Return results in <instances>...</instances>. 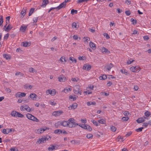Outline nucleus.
<instances>
[{"label": "nucleus", "mask_w": 151, "mask_h": 151, "mask_svg": "<svg viewBox=\"0 0 151 151\" xmlns=\"http://www.w3.org/2000/svg\"><path fill=\"white\" fill-rule=\"evenodd\" d=\"M50 136H47L46 137L39 139L37 142V143L40 144L42 143H44L46 142V140H50Z\"/></svg>", "instance_id": "f257e3e1"}, {"label": "nucleus", "mask_w": 151, "mask_h": 151, "mask_svg": "<svg viewBox=\"0 0 151 151\" xmlns=\"http://www.w3.org/2000/svg\"><path fill=\"white\" fill-rule=\"evenodd\" d=\"M82 91L81 89L79 86L76 85L75 86L74 89L73 90V92L75 94H79L80 95H81Z\"/></svg>", "instance_id": "f03ea898"}, {"label": "nucleus", "mask_w": 151, "mask_h": 151, "mask_svg": "<svg viewBox=\"0 0 151 151\" xmlns=\"http://www.w3.org/2000/svg\"><path fill=\"white\" fill-rule=\"evenodd\" d=\"M26 116L29 119L32 120L33 121L38 122L39 121L36 117L34 116L29 113H28L26 115Z\"/></svg>", "instance_id": "7ed1b4c3"}, {"label": "nucleus", "mask_w": 151, "mask_h": 151, "mask_svg": "<svg viewBox=\"0 0 151 151\" xmlns=\"http://www.w3.org/2000/svg\"><path fill=\"white\" fill-rule=\"evenodd\" d=\"M130 70L133 72H138L140 70V68L138 66H136L135 67L132 66L130 68Z\"/></svg>", "instance_id": "20e7f679"}, {"label": "nucleus", "mask_w": 151, "mask_h": 151, "mask_svg": "<svg viewBox=\"0 0 151 151\" xmlns=\"http://www.w3.org/2000/svg\"><path fill=\"white\" fill-rule=\"evenodd\" d=\"M63 113V111L61 110H59L57 111H55L52 113V115L55 116L60 115L61 114Z\"/></svg>", "instance_id": "39448f33"}, {"label": "nucleus", "mask_w": 151, "mask_h": 151, "mask_svg": "<svg viewBox=\"0 0 151 151\" xmlns=\"http://www.w3.org/2000/svg\"><path fill=\"white\" fill-rule=\"evenodd\" d=\"M57 145L55 146L53 145H51L50 147L48 148V150L49 151H53V150L57 149L58 148Z\"/></svg>", "instance_id": "423d86ee"}, {"label": "nucleus", "mask_w": 151, "mask_h": 151, "mask_svg": "<svg viewBox=\"0 0 151 151\" xmlns=\"http://www.w3.org/2000/svg\"><path fill=\"white\" fill-rule=\"evenodd\" d=\"M26 93H21L18 92L15 94V96L16 97H24L26 96Z\"/></svg>", "instance_id": "0eeeda50"}, {"label": "nucleus", "mask_w": 151, "mask_h": 151, "mask_svg": "<svg viewBox=\"0 0 151 151\" xmlns=\"http://www.w3.org/2000/svg\"><path fill=\"white\" fill-rule=\"evenodd\" d=\"M113 64L111 63H110V64H107L105 66V68H106V71L107 70L108 71H109L110 70L111 68L113 67Z\"/></svg>", "instance_id": "6e6552de"}, {"label": "nucleus", "mask_w": 151, "mask_h": 151, "mask_svg": "<svg viewBox=\"0 0 151 151\" xmlns=\"http://www.w3.org/2000/svg\"><path fill=\"white\" fill-rule=\"evenodd\" d=\"M91 68V66L89 65L84 64L83 67L84 70H89Z\"/></svg>", "instance_id": "1a4fd4ad"}, {"label": "nucleus", "mask_w": 151, "mask_h": 151, "mask_svg": "<svg viewBox=\"0 0 151 151\" xmlns=\"http://www.w3.org/2000/svg\"><path fill=\"white\" fill-rule=\"evenodd\" d=\"M66 5L63 2L61 3L59 6L57 7V10H59L62 8H65V7Z\"/></svg>", "instance_id": "9d476101"}, {"label": "nucleus", "mask_w": 151, "mask_h": 151, "mask_svg": "<svg viewBox=\"0 0 151 151\" xmlns=\"http://www.w3.org/2000/svg\"><path fill=\"white\" fill-rule=\"evenodd\" d=\"M145 118H146L144 116V117L139 118L136 120V121L138 123H142L145 121Z\"/></svg>", "instance_id": "9b49d317"}, {"label": "nucleus", "mask_w": 151, "mask_h": 151, "mask_svg": "<svg viewBox=\"0 0 151 151\" xmlns=\"http://www.w3.org/2000/svg\"><path fill=\"white\" fill-rule=\"evenodd\" d=\"M102 52L103 53H107V54H109L110 53V51H109L107 49L105 48L104 47H102L101 49Z\"/></svg>", "instance_id": "f8f14e48"}, {"label": "nucleus", "mask_w": 151, "mask_h": 151, "mask_svg": "<svg viewBox=\"0 0 151 151\" xmlns=\"http://www.w3.org/2000/svg\"><path fill=\"white\" fill-rule=\"evenodd\" d=\"M37 97V96L34 93H31L30 94L29 96V98L30 97L32 100H34L36 99V97Z\"/></svg>", "instance_id": "ddd939ff"}, {"label": "nucleus", "mask_w": 151, "mask_h": 151, "mask_svg": "<svg viewBox=\"0 0 151 151\" xmlns=\"http://www.w3.org/2000/svg\"><path fill=\"white\" fill-rule=\"evenodd\" d=\"M47 93H48L49 94H52V95H54L56 93V92L55 90H51L49 89L47 91Z\"/></svg>", "instance_id": "4468645a"}, {"label": "nucleus", "mask_w": 151, "mask_h": 151, "mask_svg": "<svg viewBox=\"0 0 151 151\" xmlns=\"http://www.w3.org/2000/svg\"><path fill=\"white\" fill-rule=\"evenodd\" d=\"M89 45L91 48L93 50H95L96 48L95 44L92 42H89Z\"/></svg>", "instance_id": "2eb2a0df"}, {"label": "nucleus", "mask_w": 151, "mask_h": 151, "mask_svg": "<svg viewBox=\"0 0 151 151\" xmlns=\"http://www.w3.org/2000/svg\"><path fill=\"white\" fill-rule=\"evenodd\" d=\"M78 124L76 123H71L69 122V123L68 124V126L70 128L72 127H75L76 125H78Z\"/></svg>", "instance_id": "dca6fc26"}, {"label": "nucleus", "mask_w": 151, "mask_h": 151, "mask_svg": "<svg viewBox=\"0 0 151 151\" xmlns=\"http://www.w3.org/2000/svg\"><path fill=\"white\" fill-rule=\"evenodd\" d=\"M62 126L64 127H68V124L69 123V122L66 121H61Z\"/></svg>", "instance_id": "f3484780"}, {"label": "nucleus", "mask_w": 151, "mask_h": 151, "mask_svg": "<svg viewBox=\"0 0 151 151\" xmlns=\"http://www.w3.org/2000/svg\"><path fill=\"white\" fill-rule=\"evenodd\" d=\"M77 106L78 104L76 103H74L71 105L68 108H70V107L71 109H75L77 108Z\"/></svg>", "instance_id": "a211bd4d"}, {"label": "nucleus", "mask_w": 151, "mask_h": 151, "mask_svg": "<svg viewBox=\"0 0 151 151\" xmlns=\"http://www.w3.org/2000/svg\"><path fill=\"white\" fill-rule=\"evenodd\" d=\"M27 28V26H24L23 25H22L21 26L20 29V30L22 32H25V31L26 30V29Z\"/></svg>", "instance_id": "6ab92c4d"}, {"label": "nucleus", "mask_w": 151, "mask_h": 151, "mask_svg": "<svg viewBox=\"0 0 151 151\" xmlns=\"http://www.w3.org/2000/svg\"><path fill=\"white\" fill-rule=\"evenodd\" d=\"M12 28V27L10 24H9L6 27V28L5 31L8 32H9Z\"/></svg>", "instance_id": "aec40b11"}, {"label": "nucleus", "mask_w": 151, "mask_h": 151, "mask_svg": "<svg viewBox=\"0 0 151 151\" xmlns=\"http://www.w3.org/2000/svg\"><path fill=\"white\" fill-rule=\"evenodd\" d=\"M42 6H45L46 5L49 3L48 0H42Z\"/></svg>", "instance_id": "412c9836"}, {"label": "nucleus", "mask_w": 151, "mask_h": 151, "mask_svg": "<svg viewBox=\"0 0 151 151\" xmlns=\"http://www.w3.org/2000/svg\"><path fill=\"white\" fill-rule=\"evenodd\" d=\"M60 125H62L61 121H58L55 124V127L56 128H58Z\"/></svg>", "instance_id": "4be33fe9"}, {"label": "nucleus", "mask_w": 151, "mask_h": 151, "mask_svg": "<svg viewBox=\"0 0 151 151\" xmlns=\"http://www.w3.org/2000/svg\"><path fill=\"white\" fill-rule=\"evenodd\" d=\"M58 79L59 81L60 82H64L66 80V78L65 77H63V78L59 77H58Z\"/></svg>", "instance_id": "5701e85b"}, {"label": "nucleus", "mask_w": 151, "mask_h": 151, "mask_svg": "<svg viewBox=\"0 0 151 151\" xmlns=\"http://www.w3.org/2000/svg\"><path fill=\"white\" fill-rule=\"evenodd\" d=\"M54 133L56 134H60V133H62V130L60 129H56L55 130Z\"/></svg>", "instance_id": "b1692460"}, {"label": "nucleus", "mask_w": 151, "mask_h": 151, "mask_svg": "<svg viewBox=\"0 0 151 151\" xmlns=\"http://www.w3.org/2000/svg\"><path fill=\"white\" fill-rule=\"evenodd\" d=\"M107 76L106 75H103L102 76H99V78L100 80H104L107 78Z\"/></svg>", "instance_id": "393cba45"}, {"label": "nucleus", "mask_w": 151, "mask_h": 151, "mask_svg": "<svg viewBox=\"0 0 151 151\" xmlns=\"http://www.w3.org/2000/svg\"><path fill=\"white\" fill-rule=\"evenodd\" d=\"M29 71L31 73H37V71L36 70L34 69L33 68H31L29 69Z\"/></svg>", "instance_id": "a878e982"}, {"label": "nucleus", "mask_w": 151, "mask_h": 151, "mask_svg": "<svg viewBox=\"0 0 151 151\" xmlns=\"http://www.w3.org/2000/svg\"><path fill=\"white\" fill-rule=\"evenodd\" d=\"M35 9L34 8H32L30 9L29 13V16H30L33 13Z\"/></svg>", "instance_id": "bb28decb"}, {"label": "nucleus", "mask_w": 151, "mask_h": 151, "mask_svg": "<svg viewBox=\"0 0 151 151\" xmlns=\"http://www.w3.org/2000/svg\"><path fill=\"white\" fill-rule=\"evenodd\" d=\"M47 129L46 127H44V128H43L42 132H41L40 131V129H38L37 130V132H36L38 133V134H40L43 133L44 131H45L46 129Z\"/></svg>", "instance_id": "cd10ccee"}, {"label": "nucleus", "mask_w": 151, "mask_h": 151, "mask_svg": "<svg viewBox=\"0 0 151 151\" xmlns=\"http://www.w3.org/2000/svg\"><path fill=\"white\" fill-rule=\"evenodd\" d=\"M87 104L88 106H89L91 105H96V103L94 101L92 102L88 101L87 103Z\"/></svg>", "instance_id": "c85d7f7f"}, {"label": "nucleus", "mask_w": 151, "mask_h": 151, "mask_svg": "<svg viewBox=\"0 0 151 151\" xmlns=\"http://www.w3.org/2000/svg\"><path fill=\"white\" fill-rule=\"evenodd\" d=\"M69 60L72 61L71 63L74 62L75 63H76L77 62V60L76 59L73 57H70L69 58Z\"/></svg>", "instance_id": "c756f323"}, {"label": "nucleus", "mask_w": 151, "mask_h": 151, "mask_svg": "<svg viewBox=\"0 0 151 151\" xmlns=\"http://www.w3.org/2000/svg\"><path fill=\"white\" fill-rule=\"evenodd\" d=\"M26 9V8L25 7V9H24V8L23 10L21 12V14L23 16H24L25 15V10Z\"/></svg>", "instance_id": "7c9ffc66"}, {"label": "nucleus", "mask_w": 151, "mask_h": 151, "mask_svg": "<svg viewBox=\"0 0 151 151\" xmlns=\"http://www.w3.org/2000/svg\"><path fill=\"white\" fill-rule=\"evenodd\" d=\"M29 43L27 42H22V45L25 47H27Z\"/></svg>", "instance_id": "2f4dec72"}, {"label": "nucleus", "mask_w": 151, "mask_h": 151, "mask_svg": "<svg viewBox=\"0 0 151 151\" xmlns=\"http://www.w3.org/2000/svg\"><path fill=\"white\" fill-rule=\"evenodd\" d=\"M150 112L149 111H147L145 113V115L146 117H148L150 116Z\"/></svg>", "instance_id": "473e14b6"}, {"label": "nucleus", "mask_w": 151, "mask_h": 151, "mask_svg": "<svg viewBox=\"0 0 151 151\" xmlns=\"http://www.w3.org/2000/svg\"><path fill=\"white\" fill-rule=\"evenodd\" d=\"M86 137L88 139H91L93 137V135L91 134H88L86 135Z\"/></svg>", "instance_id": "72a5a7b5"}, {"label": "nucleus", "mask_w": 151, "mask_h": 151, "mask_svg": "<svg viewBox=\"0 0 151 151\" xmlns=\"http://www.w3.org/2000/svg\"><path fill=\"white\" fill-rule=\"evenodd\" d=\"M120 71L122 73L126 75H127L128 74L127 72H126L125 69H121Z\"/></svg>", "instance_id": "f704fd0d"}, {"label": "nucleus", "mask_w": 151, "mask_h": 151, "mask_svg": "<svg viewBox=\"0 0 151 151\" xmlns=\"http://www.w3.org/2000/svg\"><path fill=\"white\" fill-rule=\"evenodd\" d=\"M3 56L4 58H5L6 60H9L10 59V56L8 55L4 54Z\"/></svg>", "instance_id": "c9c22d12"}, {"label": "nucleus", "mask_w": 151, "mask_h": 151, "mask_svg": "<svg viewBox=\"0 0 151 151\" xmlns=\"http://www.w3.org/2000/svg\"><path fill=\"white\" fill-rule=\"evenodd\" d=\"M131 21L132 22V24L134 25H135L137 23V21L136 20L132 18L130 19Z\"/></svg>", "instance_id": "e433bc0d"}, {"label": "nucleus", "mask_w": 151, "mask_h": 151, "mask_svg": "<svg viewBox=\"0 0 151 151\" xmlns=\"http://www.w3.org/2000/svg\"><path fill=\"white\" fill-rule=\"evenodd\" d=\"M78 11L77 10H74V9H72L71 10V13L73 15L74 14H77V13Z\"/></svg>", "instance_id": "4c0bfd02"}, {"label": "nucleus", "mask_w": 151, "mask_h": 151, "mask_svg": "<svg viewBox=\"0 0 151 151\" xmlns=\"http://www.w3.org/2000/svg\"><path fill=\"white\" fill-rule=\"evenodd\" d=\"M3 22V19L2 16H1L0 17V26L2 24Z\"/></svg>", "instance_id": "58836bf2"}, {"label": "nucleus", "mask_w": 151, "mask_h": 151, "mask_svg": "<svg viewBox=\"0 0 151 151\" xmlns=\"http://www.w3.org/2000/svg\"><path fill=\"white\" fill-rule=\"evenodd\" d=\"M129 119V117L127 116H125V117L124 116L122 118V119L123 121H127Z\"/></svg>", "instance_id": "ea45409f"}, {"label": "nucleus", "mask_w": 151, "mask_h": 151, "mask_svg": "<svg viewBox=\"0 0 151 151\" xmlns=\"http://www.w3.org/2000/svg\"><path fill=\"white\" fill-rule=\"evenodd\" d=\"M17 113V111H13L12 112L11 114L12 116L14 117H16V113Z\"/></svg>", "instance_id": "a19ab883"}, {"label": "nucleus", "mask_w": 151, "mask_h": 151, "mask_svg": "<svg viewBox=\"0 0 151 151\" xmlns=\"http://www.w3.org/2000/svg\"><path fill=\"white\" fill-rule=\"evenodd\" d=\"M98 122H99V123L101 124H105V123L106 122V121L105 120H104V119H101L100 120H99Z\"/></svg>", "instance_id": "79ce46f5"}, {"label": "nucleus", "mask_w": 151, "mask_h": 151, "mask_svg": "<svg viewBox=\"0 0 151 151\" xmlns=\"http://www.w3.org/2000/svg\"><path fill=\"white\" fill-rule=\"evenodd\" d=\"M64 92L65 93L67 92L68 91H71L72 90V89L70 88H66L64 89Z\"/></svg>", "instance_id": "37998d69"}, {"label": "nucleus", "mask_w": 151, "mask_h": 151, "mask_svg": "<svg viewBox=\"0 0 151 151\" xmlns=\"http://www.w3.org/2000/svg\"><path fill=\"white\" fill-rule=\"evenodd\" d=\"M86 129L90 131L92 130V129L91 127L89 125H86Z\"/></svg>", "instance_id": "c03bdc74"}, {"label": "nucleus", "mask_w": 151, "mask_h": 151, "mask_svg": "<svg viewBox=\"0 0 151 151\" xmlns=\"http://www.w3.org/2000/svg\"><path fill=\"white\" fill-rule=\"evenodd\" d=\"M144 128L143 127H141L136 129V131L137 132H141L142 131V129Z\"/></svg>", "instance_id": "a18cd8bd"}, {"label": "nucleus", "mask_w": 151, "mask_h": 151, "mask_svg": "<svg viewBox=\"0 0 151 151\" xmlns=\"http://www.w3.org/2000/svg\"><path fill=\"white\" fill-rule=\"evenodd\" d=\"M68 121L69 122H70V123H75V122H74V121H75L74 119L73 118L69 119L68 120Z\"/></svg>", "instance_id": "49530a36"}, {"label": "nucleus", "mask_w": 151, "mask_h": 151, "mask_svg": "<svg viewBox=\"0 0 151 151\" xmlns=\"http://www.w3.org/2000/svg\"><path fill=\"white\" fill-rule=\"evenodd\" d=\"M111 130L113 132H115L116 131V128L114 126H112L111 127Z\"/></svg>", "instance_id": "de8ad7c7"}, {"label": "nucleus", "mask_w": 151, "mask_h": 151, "mask_svg": "<svg viewBox=\"0 0 151 151\" xmlns=\"http://www.w3.org/2000/svg\"><path fill=\"white\" fill-rule=\"evenodd\" d=\"M123 114L125 116H128L129 115H130L131 114L128 111H125Z\"/></svg>", "instance_id": "09e8293b"}, {"label": "nucleus", "mask_w": 151, "mask_h": 151, "mask_svg": "<svg viewBox=\"0 0 151 151\" xmlns=\"http://www.w3.org/2000/svg\"><path fill=\"white\" fill-rule=\"evenodd\" d=\"M72 26L73 28H76L77 26L76 23L75 22H73L72 24Z\"/></svg>", "instance_id": "8fccbe9b"}, {"label": "nucleus", "mask_w": 151, "mask_h": 151, "mask_svg": "<svg viewBox=\"0 0 151 151\" xmlns=\"http://www.w3.org/2000/svg\"><path fill=\"white\" fill-rule=\"evenodd\" d=\"M81 127L82 128L86 129V125L84 124H81Z\"/></svg>", "instance_id": "3c124183"}, {"label": "nucleus", "mask_w": 151, "mask_h": 151, "mask_svg": "<svg viewBox=\"0 0 151 151\" xmlns=\"http://www.w3.org/2000/svg\"><path fill=\"white\" fill-rule=\"evenodd\" d=\"M11 151H18V149L17 148L15 147L12 148L10 149Z\"/></svg>", "instance_id": "603ef678"}, {"label": "nucleus", "mask_w": 151, "mask_h": 151, "mask_svg": "<svg viewBox=\"0 0 151 151\" xmlns=\"http://www.w3.org/2000/svg\"><path fill=\"white\" fill-rule=\"evenodd\" d=\"M5 90L8 93H10L11 92V90L9 88H6L5 89Z\"/></svg>", "instance_id": "864d4df0"}, {"label": "nucleus", "mask_w": 151, "mask_h": 151, "mask_svg": "<svg viewBox=\"0 0 151 151\" xmlns=\"http://www.w3.org/2000/svg\"><path fill=\"white\" fill-rule=\"evenodd\" d=\"M60 60L61 61V62H63V61H65L66 62V60L65 59V58H63V57L61 58L60 59Z\"/></svg>", "instance_id": "5fc2aeb1"}, {"label": "nucleus", "mask_w": 151, "mask_h": 151, "mask_svg": "<svg viewBox=\"0 0 151 151\" xmlns=\"http://www.w3.org/2000/svg\"><path fill=\"white\" fill-rule=\"evenodd\" d=\"M125 13L127 16H129L130 14V12L129 10L126 11Z\"/></svg>", "instance_id": "6e6d98bb"}, {"label": "nucleus", "mask_w": 151, "mask_h": 151, "mask_svg": "<svg viewBox=\"0 0 151 151\" xmlns=\"http://www.w3.org/2000/svg\"><path fill=\"white\" fill-rule=\"evenodd\" d=\"M38 18V17H37L34 18L33 19L34 22H36L37 21Z\"/></svg>", "instance_id": "4d7b16f0"}, {"label": "nucleus", "mask_w": 151, "mask_h": 151, "mask_svg": "<svg viewBox=\"0 0 151 151\" xmlns=\"http://www.w3.org/2000/svg\"><path fill=\"white\" fill-rule=\"evenodd\" d=\"M104 35L107 39H109L110 38L109 36V35L107 33H104Z\"/></svg>", "instance_id": "13d9d810"}, {"label": "nucleus", "mask_w": 151, "mask_h": 151, "mask_svg": "<svg viewBox=\"0 0 151 151\" xmlns=\"http://www.w3.org/2000/svg\"><path fill=\"white\" fill-rule=\"evenodd\" d=\"M49 103L50 105L52 106H55L56 104V103L54 101H50L49 102Z\"/></svg>", "instance_id": "bf43d9fd"}, {"label": "nucleus", "mask_w": 151, "mask_h": 151, "mask_svg": "<svg viewBox=\"0 0 151 151\" xmlns=\"http://www.w3.org/2000/svg\"><path fill=\"white\" fill-rule=\"evenodd\" d=\"M69 99H73V101H75L76 99V97H73L72 96H69Z\"/></svg>", "instance_id": "052dcab7"}, {"label": "nucleus", "mask_w": 151, "mask_h": 151, "mask_svg": "<svg viewBox=\"0 0 151 151\" xmlns=\"http://www.w3.org/2000/svg\"><path fill=\"white\" fill-rule=\"evenodd\" d=\"M19 75H20L22 76H23V75L20 72H17L15 73V75L16 76H18Z\"/></svg>", "instance_id": "680f3d73"}, {"label": "nucleus", "mask_w": 151, "mask_h": 151, "mask_svg": "<svg viewBox=\"0 0 151 151\" xmlns=\"http://www.w3.org/2000/svg\"><path fill=\"white\" fill-rule=\"evenodd\" d=\"M2 132L4 134H7V132L6 131V129H3Z\"/></svg>", "instance_id": "e2e57ef3"}, {"label": "nucleus", "mask_w": 151, "mask_h": 151, "mask_svg": "<svg viewBox=\"0 0 151 151\" xmlns=\"http://www.w3.org/2000/svg\"><path fill=\"white\" fill-rule=\"evenodd\" d=\"M129 60L128 61L127 63L128 65H129L130 64L132 63L133 62V61H134V60Z\"/></svg>", "instance_id": "0e129e2a"}, {"label": "nucleus", "mask_w": 151, "mask_h": 151, "mask_svg": "<svg viewBox=\"0 0 151 151\" xmlns=\"http://www.w3.org/2000/svg\"><path fill=\"white\" fill-rule=\"evenodd\" d=\"M148 125V124L146 122H144L143 123L142 126L145 127H147Z\"/></svg>", "instance_id": "69168bd1"}, {"label": "nucleus", "mask_w": 151, "mask_h": 151, "mask_svg": "<svg viewBox=\"0 0 151 151\" xmlns=\"http://www.w3.org/2000/svg\"><path fill=\"white\" fill-rule=\"evenodd\" d=\"M73 39L75 40H77L78 38V37L77 35H74L73 36Z\"/></svg>", "instance_id": "338daca9"}, {"label": "nucleus", "mask_w": 151, "mask_h": 151, "mask_svg": "<svg viewBox=\"0 0 151 151\" xmlns=\"http://www.w3.org/2000/svg\"><path fill=\"white\" fill-rule=\"evenodd\" d=\"M132 134V132H129L127 133L126 134V137H128L130 135Z\"/></svg>", "instance_id": "774afa93"}]
</instances>
